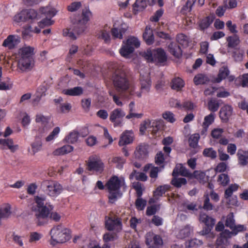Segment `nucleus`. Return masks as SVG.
<instances>
[{
    "instance_id": "nucleus-1",
    "label": "nucleus",
    "mask_w": 248,
    "mask_h": 248,
    "mask_svg": "<svg viewBox=\"0 0 248 248\" xmlns=\"http://www.w3.org/2000/svg\"><path fill=\"white\" fill-rule=\"evenodd\" d=\"M91 16L92 13L89 9H83L81 16L74 19L72 29H66L63 30V35L68 37L71 40H76L78 36L85 31V25L90 20Z\"/></svg>"
},
{
    "instance_id": "nucleus-2",
    "label": "nucleus",
    "mask_w": 248,
    "mask_h": 248,
    "mask_svg": "<svg viewBox=\"0 0 248 248\" xmlns=\"http://www.w3.org/2000/svg\"><path fill=\"white\" fill-rule=\"evenodd\" d=\"M33 48L25 46L20 48L17 54V70L21 73L31 71L34 66Z\"/></svg>"
},
{
    "instance_id": "nucleus-3",
    "label": "nucleus",
    "mask_w": 248,
    "mask_h": 248,
    "mask_svg": "<svg viewBox=\"0 0 248 248\" xmlns=\"http://www.w3.org/2000/svg\"><path fill=\"white\" fill-rule=\"evenodd\" d=\"M124 186L125 182L124 178L114 176L109 179L106 184V187L108 190V197L110 202L114 203L122 196L123 194L120 189Z\"/></svg>"
},
{
    "instance_id": "nucleus-4",
    "label": "nucleus",
    "mask_w": 248,
    "mask_h": 248,
    "mask_svg": "<svg viewBox=\"0 0 248 248\" xmlns=\"http://www.w3.org/2000/svg\"><path fill=\"white\" fill-rule=\"evenodd\" d=\"M51 239L49 243L55 246L58 243H65L70 238L68 230L61 225L53 227L50 231Z\"/></svg>"
},
{
    "instance_id": "nucleus-5",
    "label": "nucleus",
    "mask_w": 248,
    "mask_h": 248,
    "mask_svg": "<svg viewBox=\"0 0 248 248\" xmlns=\"http://www.w3.org/2000/svg\"><path fill=\"white\" fill-rule=\"evenodd\" d=\"M112 81L114 87L118 92H123L129 88V81L125 73L122 71H116L112 76Z\"/></svg>"
},
{
    "instance_id": "nucleus-6",
    "label": "nucleus",
    "mask_w": 248,
    "mask_h": 248,
    "mask_svg": "<svg viewBox=\"0 0 248 248\" xmlns=\"http://www.w3.org/2000/svg\"><path fill=\"white\" fill-rule=\"evenodd\" d=\"M41 187L50 197H56L62 191V186L56 181L45 180L41 184Z\"/></svg>"
},
{
    "instance_id": "nucleus-7",
    "label": "nucleus",
    "mask_w": 248,
    "mask_h": 248,
    "mask_svg": "<svg viewBox=\"0 0 248 248\" xmlns=\"http://www.w3.org/2000/svg\"><path fill=\"white\" fill-rule=\"evenodd\" d=\"M124 44L119 51L121 55L124 57H127L134 51L135 48H138L140 46L138 39L133 36L129 37L125 42H124Z\"/></svg>"
},
{
    "instance_id": "nucleus-8",
    "label": "nucleus",
    "mask_w": 248,
    "mask_h": 248,
    "mask_svg": "<svg viewBox=\"0 0 248 248\" xmlns=\"http://www.w3.org/2000/svg\"><path fill=\"white\" fill-rule=\"evenodd\" d=\"M52 209V205L47 206L46 204L45 207L32 209L39 225H43L46 222V220L48 218L50 213Z\"/></svg>"
},
{
    "instance_id": "nucleus-9",
    "label": "nucleus",
    "mask_w": 248,
    "mask_h": 248,
    "mask_svg": "<svg viewBox=\"0 0 248 248\" xmlns=\"http://www.w3.org/2000/svg\"><path fill=\"white\" fill-rule=\"evenodd\" d=\"M87 169L90 171L101 173L104 170V165L100 158L96 155L91 156L87 162Z\"/></svg>"
},
{
    "instance_id": "nucleus-10",
    "label": "nucleus",
    "mask_w": 248,
    "mask_h": 248,
    "mask_svg": "<svg viewBox=\"0 0 248 248\" xmlns=\"http://www.w3.org/2000/svg\"><path fill=\"white\" fill-rule=\"evenodd\" d=\"M145 238V243L148 248H159L163 245L160 236L152 232H147Z\"/></svg>"
},
{
    "instance_id": "nucleus-11",
    "label": "nucleus",
    "mask_w": 248,
    "mask_h": 248,
    "mask_svg": "<svg viewBox=\"0 0 248 248\" xmlns=\"http://www.w3.org/2000/svg\"><path fill=\"white\" fill-rule=\"evenodd\" d=\"M36 15V12L33 10H22L14 16L13 20L15 23L19 24L21 23L26 22L29 19L35 18Z\"/></svg>"
},
{
    "instance_id": "nucleus-12",
    "label": "nucleus",
    "mask_w": 248,
    "mask_h": 248,
    "mask_svg": "<svg viewBox=\"0 0 248 248\" xmlns=\"http://www.w3.org/2000/svg\"><path fill=\"white\" fill-rule=\"evenodd\" d=\"M159 124L160 123L155 120H145L140 124V132L143 134L147 130L149 132L155 134L160 128Z\"/></svg>"
},
{
    "instance_id": "nucleus-13",
    "label": "nucleus",
    "mask_w": 248,
    "mask_h": 248,
    "mask_svg": "<svg viewBox=\"0 0 248 248\" xmlns=\"http://www.w3.org/2000/svg\"><path fill=\"white\" fill-rule=\"evenodd\" d=\"M105 226L108 231H115L117 232L121 231L122 229L121 220L118 217H109L106 219Z\"/></svg>"
},
{
    "instance_id": "nucleus-14",
    "label": "nucleus",
    "mask_w": 248,
    "mask_h": 248,
    "mask_svg": "<svg viewBox=\"0 0 248 248\" xmlns=\"http://www.w3.org/2000/svg\"><path fill=\"white\" fill-rule=\"evenodd\" d=\"M125 115V112L121 108H115L110 112L109 120L113 123L114 127L120 126L122 125V121L119 119L123 118Z\"/></svg>"
},
{
    "instance_id": "nucleus-15",
    "label": "nucleus",
    "mask_w": 248,
    "mask_h": 248,
    "mask_svg": "<svg viewBox=\"0 0 248 248\" xmlns=\"http://www.w3.org/2000/svg\"><path fill=\"white\" fill-rule=\"evenodd\" d=\"M20 42V38L18 35H10L3 42V46L9 49L15 48Z\"/></svg>"
},
{
    "instance_id": "nucleus-16",
    "label": "nucleus",
    "mask_w": 248,
    "mask_h": 248,
    "mask_svg": "<svg viewBox=\"0 0 248 248\" xmlns=\"http://www.w3.org/2000/svg\"><path fill=\"white\" fill-rule=\"evenodd\" d=\"M134 140V134L131 130H125L121 135L119 145L124 146L131 143Z\"/></svg>"
},
{
    "instance_id": "nucleus-17",
    "label": "nucleus",
    "mask_w": 248,
    "mask_h": 248,
    "mask_svg": "<svg viewBox=\"0 0 248 248\" xmlns=\"http://www.w3.org/2000/svg\"><path fill=\"white\" fill-rule=\"evenodd\" d=\"M115 26V25H114L113 27L111 30L112 37L114 39H123L124 34L127 30V25L124 23H122L119 28L116 27Z\"/></svg>"
},
{
    "instance_id": "nucleus-18",
    "label": "nucleus",
    "mask_w": 248,
    "mask_h": 248,
    "mask_svg": "<svg viewBox=\"0 0 248 248\" xmlns=\"http://www.w3.org/2000/svg\"><path fill=\"white\" fill-rule=\"evenodd\" d=\"M229 74L230 71L228 68L227 66H223L220 68L217 77L215 79V81L217 83H219L227 77L230 81L233 80L234 77L233 76H229Z\"/></svg>"
},
{
    "instance_id": "nucleus-19",
    "label": "nucleus",
    "mask_w": 248,
    "mask_h": 248,
    "mask_svg": "<svg viewBox=\"0 0 248 248\" xmlns=\"http://www.w3.org/2000/svg\"><path fill=\"white\" fill-rule=\"evenodd\" d=\"M238 165L244 167L248 165V151L238 149L236 154Z\"/></svg>"
},
{
    "instance_id": "nucleus-20",
    "label": "nucleus",
    "mask_w": 248,
    "mask_h": 248,
    "mask_svg": "<svg viewBox=\"0 0 248 248\" xmlns=\"http://www.w3.org/2000/svg\"><path fill=\"white\" fill-rule=\"evenodd\" d=\"M193 232V227L190 225H186L179 230L176 236L179 239H184L189 237Z\"/></svg>"
},
{
    "instance_id": "nucleus-21",
    "label": "nucleus",
    "mask_w": 248,
    "mask_h": 248,
    "mask_svg": "<svg viewBox=\"0 0 248 248\" xmlns=\"http://www.w3.org/2000/svg\"><path fill=\"white\" fill-rule=\"evenodd\" d=\"M154 61L163 62L167 60V57L164 50L161 48H157L153 50Z\"/></svg>"
},
{
    "instance_id": "nucleus-22",
    "label": "nucleus",
    "mask_w": 248,
    "mask_h": 248,
    "mask_svg": "<svg viewBox=\"0 0 248 248\" xmlns=\"http://www.w3.org/2000/svg\"><path fill=\"white\" fill-rule=\"evenodd\" d=\"M232 108L229 105H225L222 107L220 110L219 116L221 120L227 121L232 116Z\"/></svg>"
},
{
    "instance_id": "nucleus-23",
    "label": "nucleus",
    "mask_w": 248,
    "mask_h": 248,
    "mask_svg": "<svg viewBox=\"0 0 248 248\" xmlns=\"http://www.w3.org/2000/svg\"><path fill=\"white\" fill-rule=\"evenodd\" d=\"M199 220L200 222L204 223L207 227L211 228H213L216 222V220L214 218L208 216L204 213H200Z\"/></svg>"
},
{
    "instance_id": "nucleus-24",
    "label": "nucleus",
    "mask_w": 248,
    "mask_h": 248,
    "mask_svg": "<svg viewBox=\"0 0 248 248\" xmlns=\"http://www.w3.org/2000/svg\"><path fill=\"white\" fill-rule=\"evenodd\" d=\"M155 0H136L134 5V10L137 12L142 11L147 6V4H152Z\"/></svg>"
},
{
    "instance_id": "nucleus-25",
    "label": "nucleus",
    "mask_w": 248,
    "mask_h": 248,
    "mask_svg": "<svg viewBox=\"0 0 248 248\" xmlns=\"http://www.w3.org/2000/svg\"><path fill=\"white\" fill-rule=\"evenodd\" d=\"M178 174L183 176L190 177L192 176L191 174L188 171V170L181 164L177 165L173 170L172 172V176L173 177H176Z\"/></svg>"
},
{
    "instance_id": "nucleus-26",
    "label": "nucleus",
    "mask_w": 248,
    "mask_h": 248,
    "mask_svg": "<svg viewBox=\"0 0 248 248\" xmlns=\"http://www.w3.org/2000/svg\"><path fill=\"white\" fill-rule=\"evenodd\" d=\"M215 118V114L213 113H211L204 118L202 125L203 127V130L202 132V134H204L207 131L209 126L214 122Z\"/></svg>"
},
{
    "instance_id": "nucleus-27",
    "label": "nucleus",
    "mask_w": 248,
    "mask_h": 248,
    "mask_svg": "<svg viewBox=\"0 0 248 248\" xmlns=\"http://www.w3.org/2000/svg\"><path fill=\"white\" fill-rule=\"evenodd\" d=\"M74 150V147L70 145H65L60 148L55 149L52 154L55 156L62 155L68 154Z\"/></svg>"
},
{
    "instance_id": "nucleus-28",
    "label": "nucleus",
    "mask_w": 248,
    "mask_h": 248,
    "mask_svg": "<svg viewBox=\"0 0 248 248\" xmlns=\"http://www.w3.org/2000/svg\"><path fill=\"white\" fill-rule=\"evenodd\" d=\"M143 38L147 45H151L154 41L153 32L151 28L147 26L143 33Z\"/></svg>"
},
{
    "instance_id": "nucleus-29",
    "label": "nucleus",
    "mask_w": 248,
    "mask_h": 248,
    "mask_svg": "<svg viewBox=\"0 0 248 248\" xmlns=\"http://www.w3.org/2000/svg\"><path fill=\"white\" fill-rule=\"evenodd\" d=\"M79 137V133L77 131L73 130L65 136L64 140L68 143L75 144L78 142Z\"/></svg>"
},
{
    "instance_id": "nucleus-30",
    "label": "nucleus",
    "mask_w": 248,
    "mask_h": 248,
    "mask_svg": "<svg viewBox=\"0 0 248 248\" xmlns=\"http://www.w3.org/2000/svg\"><path fill=\"white\" fill-rule=\"evenodd\" d=\"M0 144L7 146L8 148L12 152H15L18 149V145L15 144L13 140L11 139H8L7 140L0 139Z\"/></svg>"
},
{
    "instance_id": "nucleus-31",
    "label": "nucleus",
    "mask_w": 248,
    "mask_h": 248,
    "mask_svg": "<svg viewBox=\"0 0 248 248\" xmlns=\"http://www.w3.org/2000/svg\"><path fill=\"white\" fill-rule=\"evenodd\" d=\"M135 155L139 159L145 158L148 155L147 147L145 145H139L135 151Z\"/></svg>"
},
{
    "instance_id": "nucleus-32",
    "label": "nucleus",
    "mask_w": 248,
    "mask_h": 248,
    "mask_svg": "<svg viewBox=\"0 0 248 248\" xmlns=\"http://www.w3.org/2000/svg\"><path fill=\"white\" fill-rule=\"evenodd\" d=\"M169 51L176 58H179L182 55V50L180 47L176 43H171L168 46Z\"/></svg>"
},
{
    "instance_id": "nucleus-33",
    "label": "nucleus",
    "mask_w": 248,
    "mask_h": 248,
    "mask_svg": "<svg viewBox=\"0 0 248 248\" xmlns=\"http://www.w3.org/2000/svg\"><path fill=\"white\" fill-rule=\"evenodd\" d=\"M141 91L142 93H148L151 86V81L149 77L140 79Z\"/></svg>"
},
{
    "instance_id": "nucleus-34",
    "label": "nucleus",
    "mask_w": 248,
    "mask_h": 248,
    "mask_svg": "<svg viewBox=\"0 0 248 248\" xmlns=\"http://www.w3.org/2000/svg\"><path fill=\"white\" fill-rule=\"evenodd\" d=\"M65 94L71 96H77L81 94L83 90L81 87H76L73 88L64 90L62 91Z\"/></svg>"
},
{
    "instance_id": "nucleus-35",
    "label": "nucleus",
    "mask_w": 248,
    "mask_h": 248,
    "mask_svg": "<svg viewBox=\"0 0 248 248\" xmlns=\"http://www.w3.org/2000/svg\"><path fill=\"white\" fill-rule=\"evenodd\" d=\"M42 142L40 139L36 138L31 144V154L33 155L40 151L42 148Z\"/></svg>"
},
{
    "instance_id": "nucleus-36",
    "label": "nucleus",
    "mask_w": 248,
    "mask_h": 248,
    "mask_svg": "<svg viewBox=\"0 0 248 248\" xmlns=\"http://www.w3.org/2000/svg\"><path fill=\"white\" fill-rule=\"evenodd\" d=\"M227 41L228 42V46L229 47H234L240 43V39L238 35L234 34L227 37Z\"/></svg>"
},
{
    "instance_id": "nucleus-37",
    "label": "nucleus",
    "mask_w": 248,
    "mask_h": 248,
    "mask_svg": "<svg viewBox=\"0 0 248 248\" xmlns=\"http://www.w3.org/2000/svg\"><path fill=\"white\" fill-rule=\"evenodd\" d=\"M202 244L203 242L202 240L194 238L186 242V247L187 248H197Z\"/></svg>"
},
{
    "instance_id": "nucleus-38",
    "label": "nucleus",
    "mask_w": 248,
    "mask_h": 248,
    "mask_svg": "<svg viewBox=\"0 0 248 248\" xmlns=\"http://www.w3.org/2000/svg\"><path fill=\"white\" fill-rule=\"evenodd\" d=\"M170 188L168 185H163L159 186L154 191V197L155 199L162 196Z\"/></svg>"
},
{
    "instance_id": "nucleus-39",
    "label": "nucleus",
    "mask_w": 248,
    "mask_h": 248,
    "mask_svg": "<svg viewBox=\"0 0 248 248\" xmlns=\"http://www.w3.org/2000/svg\"><path fill=\"white\" fill-rule=\"evenodd\" d=\"M184 86V81L179 78H174L172 79L171 82V88L172 89L179 91Z\"/></svg>"
},
{
    "instance_id": "nucleus-40",
    "label": "nucleus",
    "mask_w": 248,
    "mask_h": 248,
    "mask_svg": "<svg viewBox=\"0 0 248 248\" xmlns=\"http://www.w3.org/2000/svg\"><path fill=\"white\" fill-rule=\"evenodd\" d=\"M209 81V78L202 74L196 75L194 78V82L196 85L206 84Z\"/></svg>"
},
{
    "instance_id": "nucleus-41",
    "label": "nucleus",
    "mask_w": 248,
    "mask_h": 248,
    "mask_svg": "<svg viewBox=\"0 0 248 248\" xmlns=\"http://www.w3.org/2000/svg\"><path fill=\"white\" fill-rule=\"evenodd\" d=\"M43 237V234L36 232H30L29 242L31 244L36 243Z\"/></svg>"
},
{
    "instance_id": "nucleus-42",
    "label": "nucleus",
    "mask_w": 248,
    "mask_h": 248,
    "mask_svg": "<svg viewBox=\"0 0 248 248\" xmlns=\"http://www.w3.org/2000/svg\"><path fill=\"white\" fill-rule=\"evenodd\" d=\"M225 224L227 227L230 228L231 230L234 227L235 220L232 213H229L226 216Z\"/></svg>"
},
{
    "instance_id": "nucleus-43",
    "label": "nucleus",
    "mask_w": 248,
    "mask_h": 248,
    "mask_svg": "<svg viewBox=\"0 0 248 248\" xmlns=\"http://www.w3.org/2000/svg\"><path fill=\"white\" fill-rule=\"evenodd\" d=\"M200 135L199 134L195 133L191 135L188 140L189 145L192 148H195L197 146Z\"/></svg>"
},
{
    "instance_id": "nucleus-44",
    "label": "nucleus",
    "mask_w": 248,
    "mask_h": 248,
    "mask_svg": "<svg viewBox=\"0 0 248 248\" xmlns=\"http://www.w3.org/2000/svg\"><path fill=\"white\" fill-rule=\"evenodd\" d=\"M238 188V186L237 184L231 185L225 190L224 196L226 199L230 198L233 192L236 191Z\"/></svg>"
},
{
    "instance_id": "nucleus-45",
    "label": "nucleus",
    "mask_w": 248,
    "mask_h": 248,
    "mask_svg": "<svg viewBox=\"0 0 248 248\" xmlns=\"http://www.w3.org/2000/svg\"><path fill=\"white\" fill-rule=\"evenodd\" d=\"M187 183L186 180L184 178H176L173 177L171 180V184L177 187H180L183 185H185Z\"/></svg>"
},
{
    "instance_id": "nucleus-46",
    "label": "nucleus",
    "mask_w": 248,
    "mask_h": 248,
    "mask_svg": "<svg viewBox=\"0 0 248 248\" xmlns=\"http://www.w3.org/2000/svg\"><path fill=\"white\" fill-rule=\"evenodd\" d=\"M232 235H234L232 231L231 232L228 230H224L220 233V236L217 239L223 242L224 240L231 238Z\"/></svg>"
},
{
    "instance_id": "nucleus-47",
    "label": "nucleus",
    "mask_w": 248,
    "mask_h": 248,
    "mask_svg": "<svg viewBox=\"0 0 248 248\" xmlns=\"http://www.w3.org/2000/svg\"><path fill=\"white\" fill-rule=\"evenodd\" d=\"M196 107V105L191 101L186 100L181 103L180 109H184L185 110H191Z\"/></svg>"
},
{
    "instance_id": "nucleus-48",
    "label": "nucleus",
    "mask_w": 248,
    "mask_h": 248,
    "mask_svg": "<svg viewBox=\"0 0 248 248\" xmlns=\"http://www.w3.org/2000/svg\"><path fill=\"white\" fill-rule=\"evenodd\" d=\"M204 156L215 159L217 157V152L212 148H208L204 149L203 151Z\"/></svg>"
},
{
    "instance_id": "nucleus-49",
    "label": "nucleus",
    "mask_w": 248,
    "mask_h": 248,
    "mask_svg": "<svg viewBox=\"0 0 248 248\" xmlns=\"http://www.w3.org/2000/svg\"><path fill=\"white\" fill-rule=\"evenodd\" d=\"M60 129L59 127H56L50 134L46 138V141L47 142L51 141L56 138L60 133Z\"/></svg>"
},
{
    "instance_id": "nucleus-50",
    "label": "nucleus",
    "mask_w": 248,
    "mask_h": 248,
    "mask_svg": "<svg viewBox=\"0 0 248 248\" xmlns=\"http://www.w3.org/2000/svg\"><path fill=\"white\" fill-rule=\"evenodd\" d=\"M117 238V235L114 232H107L103 235V241L105 244H108L109 241H112Z\"/></svg>"
},
{
    "instance_id": "nucleus-51",
    "label": "nucleus",
    "mask_w": 248,
    "mask_h": 248,
    "mask_svg": "<svg viewBox=\"0 0 248 248\" xmlns=\"http://www.w3.org/2000/svg\"><path fill=\"white\" fill-rule=\"evenodd\" d=\"M177 41L182 46H186L188 44V38L184 34H179L177 36Z\"/></svg>"
},
{
    "instance_id": "nucleus-52",
    "label": "nucleus",
    "mask_w": 248,
    "mask_h": 248,
    "mask_svg": "<svg viewBox=\"0 0 248 248\" xmlns=\"http://www.w3.org/2000/svg\"><path fill=\"white\" fill-rule=\"evenodd\" d=\"M217 181L223 186H225L229 184L230 179L227 174L222 173L218 176Z\"/></svg>"
},
{
    "instance_id": "nucleus-53",
    "label": "nucleus",
    "mask_w": 248,
    "mask_h": 248,
    "mask_svg": "<svg viewBox=\"0 0 248 248\" xmlns=\"http://www.w3.org/2000/svg\"><path fill=\"white\" fill-rule=\"evenodd\" d=\"M192 177L197 179L200 182H204L205 181V173L201 171H195L193 174H191Z\"/></svg>"
},
{
    "instance_id": "nucleus-54",
    "label": "nucleus",
    "mask_w": 248,
    "mask_h": 248,
    "mask_svg": "<svg viewBox=\"0 0 248 248\" xmlns=\"http://www.w3.org/2000/svg\"><path fill=\"white\" fill-rule=\"evenodd\" d=\"M146 201L141 197H138L135 202L136 208L139 210H142L146 205Z\"/></svg>"
},
{
    "instance_id": "nucleus-55",
    "label": "nucleus",
    "mask_w": 248,
    "mask_h": 248,
    "mask_svg": "<svg viewBox=\"0 0 248 248\" xmlns=\"http://www.w3.org/2000/svg\"><path fill=\"white\" fill-rule=\"evenodd\" d=\"M35 203H36V207H33L34 208H40L42 207H45V202L46 201L45 197L36 196L35 198Z\"/></svg>"
},
{
    "instance_id": "nucleus-56",
    "label": "nucleus",
    "mask_w": 248,
    "mask_h": 248,
    "mask_svg": "<svg viewBox=\"0 0 248 248\" xmlns=\"http://www.w3.org/2000/svg\"><path fill=\"white\" fill-rule=\"evenodd\" d=\"M208 109L212 112H215L219 108L218 102L215 100H211L208 104Z\"/></svg>"
},
{
    "instance_id": "nucleus-57",
    "label": "nucleus",
    "mask_w": 248,
    "mask_h": 248,
    "mask_svg": "<svg viewBox=\"0 0 248 248\" xmlns=\"http://www.w3.org/2000/svg\"><path fill=\"white\" fill-rule=\"evenodd\" d=\"M224 132V129L221 128H215L211 131V136L215 139H218Z\"/></svg>"
},
{
    "instance_id": "nucleus-58",
    "label": "nucleus",
    "mask_w": 248,
    "mask_h": 248,
    "mask_svg": "<svg viewBox=\"0 0 248 248\" xmlns=\"http://www.w3.org/2000/svg\"><path fill=\"white\" fill-rule=\"evenodd\" d=\"M133 187L136 190L138 197H141L142 195V192L144 188L142 187V184L139 182H136L133 183Z\"/></svg>"
},
{
    "instance_id": "nucleus-59",
    "label": "nucleus",
    "mask_w": 248,
    "mask_h": 248,
    "mask_svg": "<svg viewBox=\"0 0 248 248\" xmlns=\"http://www.w3.org/2000/svg\"><path fill=\"white\" fill-rule=\"evenodd\" d=\"M212 21L209 17L202 19L199 24L200 27L202 30H204L207 28L211 24Z\"/></svg>"
},
{
    "instance_id": "nucleus-60",
    "label": "nucleus",
    "mask_w": 248,
    "mask_h": 248,
    "mask_svg": "<svg viewBox=\"0 0 248 248\" xmlns=\"http://www.w3.org/2000/svg\"><path fill=\"white\" fill-rule=\"evenodd\" d=\"M202 208L206 211H210L213 209V205L211 203H210V200L208 196L205 197L203 205Z\"/></svg>"
},
{
    "instance_id": "nucleus-61",
    "label": "nucleus",
    "mask_w": 248,
    "mask_h": 248,
    "mask_svg": "<svg viewBox=\"0 0 248 248\" xmlns=\"http://www.w3.org/2000/svg\"><path fill=\"white\" fill-rule=\"evenodd\" d=\"M53 23V21L50 19L45 18L38 23V26L40 28H44L46 27L50 26Z\"/></svg>"
},
{
    "instance_id": "nucleus-62",
    "label": "nucleus",
    "mask_w": 248,
    "mask_h": 248,
    "mask_svg": "<svg viewBox=\"0 0 248 248\" xmlns=\"http://www.w3.org/2000/svg\"><path fill=\"white\" fill-rule=\"evenodd\" d=\"M48 119V117H45L41 114H37L36 116V122L40 123L43 125H46L47 123Z\"/></svg>"
},
{
    "instance_id": "nucleus-63",
    "label": "nucleus",
    "mask_w": 248,
    "mask_h": 248,
    "mask_svg": "<svg viewBox=\"0 0 248 248\" xmlns=\"http://www.w3.org/2000/svg\"><path fill=\"white\" fill-rule=\"evenodd\" d=\"M163 117L164 119L171 123L175 121L173 114L170 111H166L163 114Z\"/></svg>"
},
{
    "instance_id": "nucleus-64",
    "label": "nucleus",
    "mask_w": 248,
    "mask_h": 248,
    "mask_svg": "<svg viewBox=\"0 0 248 248\" xmlns=\"http://www.w3.org/2000/svg\"><path fill=\"white\" fill-rule=\"evenodd\" d=\"M81 6V2H74L68 6V10L70 12H75L79 9Z\"/></svg>"
}]
</instances>
